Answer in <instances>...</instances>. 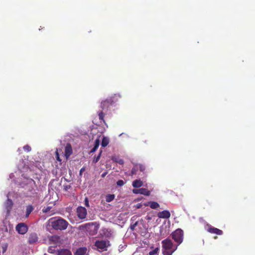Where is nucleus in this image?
I'll list each match as a JSON object with an SVG mask.
<instances>
[{"mask_svg":"<svg viewBox=\"0 0 255 255\" xmlns=\"http://www.w3.org/2000/svg\"><path fill=\"white\" fill-rule=\"evenodd\" d=\"M119 98H120V96L119 95L115 94L114 96L108 98L101 102L100 106L101 110L99 111L98 114L100 120L103 122L104 123H105L104 117L106 113L107 112L108 109L114 103L118 101Z\"/></svg>","mask_w":255,"mask_h":255,"instance_id":"obj_1","label":"nucleus"},{"mask_svg":"<svg viewBox=\"0 0 255 255\" xmlns=\"http://www.w3.org/2000/svg\"><path fill=\"white\" fill-rule=\"evenodd\" d=\"M69 225L65 220L59 217H53L49 219L47 222V228L55 230H64Z\"/></svg>","mask_w":255,"mask_h":255,"instance_id":"obj_2","label":"nucleus"},{"mask_svg":"<svg viewBox=\"0 0 255 255\" xmlns=\"http://www.w3.org/2000/svg\"><path fill=\"white\" fill-rule=\"evenodd\" d=\"M172 238L177 243L176 247H178L183 240V231L181 229L176 230L171 234Z\"/></svg>","mask_w":255,"mask_h":255,"instance_id":"obj_3","label":"nucleus"},{"mask_svg":"<svg viewBox=\"0 0 255 255\" xmlns=\"http://www.w3.org/2000/svg\"><path fill=\"white\" fill-rule=\"evenodd\" d=\"M162 248L165 250H173V244L172 241L167 238L161 242Z\"/></svg>","mask_w":255,"mask_h":255,"instance_id":"obj_4","label":"nucleus"},{"mask_svg":"<svg viewBox=\"0 0 255 255\" xmlns=\"http://www.w3.org/2000/svg\"><path fill=\"white\" fill-rule=\"evenodd\" d=\"M49 241L50 244H53L56 246L62 244V239L57 235H52L49 237Z\"/></svg>","mask_w":255,"mask_h":255,"instance_id":"obj_5","label":"nucleus"},{"mask_svg":"<svg viewBox=\"0 0 255 255\" xmlns=\"http://www.w3.org/2000/svg\"><path fill=\"white\" fill-rule=\"evenodd\" d=\"M15 229L16 231L21 235L25 234L28 231V227L24 223H19L16 226Z\"/></svg>","mask_w":255,"mask_h":255,"instance_id":"obj_6","label":"nucleus"},{"mask_svg":"<svg viewBox=\"0 0 255 255\" xmlns=\"http://www.w3.org/2000/svg\"><path fill=\"white\" fill-rule=\"evenodd\" d=\"M77 213L78 217L80 219L86 218L87 213V210L83 207H78L77 209Z\"/></svg>","mask_w":255,"mask_h":255,"instance_id":"obj_7","label":"nucleus"},{"mask_svg":"<svg viewBox=\"0 0 255 255\" xmlns=\"http://www.w3.org/2000/svg\"><path fill=\"white\" fill-rule=\"evenodd\" d=\"M208 229L207 231L211 234H215L218 235H222L223 234V232L216 228H215L211 225H207Z\"/></svg>","mask_w":255,"mask_h":255,"instance_id":"obj_8","label":"nucleus"},{"mask_svg":"<svg viewBox=\"0 0 255 255\" xmlns=\"http://www.w3.org/2000/svg\"><path fill=\"white\" fill-rule=\"evenodd\" d=\"M72 153L73 150L71 145L70 143H67L65 147V156L66 159H68Z\"/></svg>","mask_w":255,"mask_h":255,"instance_id":"obj_9","label":"nucleus"},{"mask_svg":"<svg viewBox=\"0 0 255 255\" xmlns=\"http://www.w3.org/2000/svg\"><path fill=\"white\" fill-rule=\"evenodd\" d=\"M38 239V238L36 233H31L28 237V243L29 244H33L37 242Z\"/></svg>","mask_w":255,"mask_h":255,"instance_id":"obj_10","label":"nucleus"},{"mask_svg":"<svg viewBox=\"0 0 255 255\" xmlns=\"http://www.w3.org/2000/svg\"><path fill=\"white\" fill-rule=\"evenodd\" d=\"M95 246L99 249L105 250L107 248V242L105 241H97L95 243Z\"/></svg>","mask_w":255,"mask_h":255,"instance_id":"obj_11","label":"nucleus"},{"mask_svg":"<svg viewBox=\"0 0 255 255\" xmlns=\"http://www.w3.org/2000/svg\"><path fill=\"white\" fill-rule=\"evenodd\" d=\"M157 216L159 218L168 219L170 217V213L167 210H164L161 212H159Z\"/></svg>","mask_w":255,"mask_h":255,"instance_id":"obj_12","label":"nucleus"},{"mask_svg":"<svg viewBox=\"0 0 255 255\" xmlns=\"http://www.w3.org/2000/svg\"><path fill=\"white\" fill-rule=\"evenodd\" d=\"M144 205L146 206H149L152 209H156L160 206L158 203L154 201L149 202L147 203L144 204Z\"/></svg>","mask_w":255,"mask_h":255,"instance_id":"obj_13","label":"nucleus"},{"mask_svg":"<svg viewBox=\"0 0 255 255\" xmlns=\"http://www.w3.org/2000/svg\"><path fill=\"white\" fill-rule=\"evenodd\" d=\"M94 224H95L94 223H86V224H85L80 226L79 229L80 230H86L87 231H88V229L92 227L94 225Z\"/></svg>","mask_w":255,"mask_h":255,"instance_id":"obj_14","label":"nucleus"},{"mask_svg":"<svg viewBox=\"0 0 255 255\" xmlns=\"http://www.w3.org/2000/svg\"><path fill=\"white\" fill-rule=\"evenodd\" d=\"M132 185L134 188H139L143 185V182L140 179H136L132 182Z\"/></svg>","mask_w":255,"mask_h":255,"instance_id":"obj_15","label":"nucleus"},{"mask_svg":"<svg viewBox=\"0 0 255 255\" xmlns=\"http://www.w3.org/2000/svg\"><path fill=\"white\" fill-rule=\"evenodd\" d=\"M57 255H72V254L69 250L61 249L58 251Z\"/></svg>","mask_w":255,"mask_h":255,"instance_id":"obj_16","label":"nucleus"},{"mask_svg":"<svg viewBox=\"0 0 255 255\" xmlns=\"http://www.w3.org/2000/svg\"><path fill=\"white\" fill-rule=\"evenodd\" d=\"M87 251L86 248H80L77 250L75 255H84Z\"/></svg>","mask_w":255,"mask_h":255,"instance_id":"obj_17","label":"nucleus"},{"mask_svg":"<svg viewBox=\"0 0 255 255\" xmlns=\"http://www.w3.org/2000/svg\"><path fill=\"white\" fill-rule=\"evenodd\" d=\"M139 194L146 195V196H149L150 194V192L147 189L145 188H140L138 189Z\"/></svg>","mask_w":255,"mask_h":255,"instance_id":"obj_18","label":"nucleus"},{"mask_svg":"<svg viewBox=\"0 0 255 255\" xmlns=\"http://www.w3.org/2000/svg\"><path fill=\"white\" fill-rule=\"evenodd\" d=\"M177 247H176L173 250H165L162 251V254L163 255H172V254L176 250Z\"/></svg>","mask_w":255,"mask_h":255,"instance_id":"obj_19","label":"nucleus"},{"mask_svg":"<svg viewBox=\"0 0 255 255\" xmlns=\"http://www.w3.org/2000/svg\"><path fill=\"white\" fill-rule=\"evenodd\" d=\"M34 208L32 205H28L26 209V217H28L29 214L32 212Z\"/></svg>","mask_w":255,"mask_h":255,"instance_id":"obj_20","label":"nucleus"},{"mask_svg":"<svg viewBox=\"0 0 255 255\" xmlns=\"http://www.w3.org/2000/svg\"><path fill=\"white\" fill-rule=\"evenodd\" d=\"M109 143V139L107 137H104L102 139L101 145L103 147H105L108 145Z\"/></svg>","mask_w":255,"mask_h":255,"instance_id":"obj_21","label":"nucleus"},{"mask_svg":"<svg viewBox=\"0 0 255 255\" xmlns=\"http://www.w3.org/2000/svg\"><path fill=\"white\" fill-rule=\"evenodd\" d=\"M137 217H138L137 216L134 215V216H132L130 219L131 222L132 223V224H133V225L135 227L137 226V225L138 224V221H136Z\"/></svg>","mask_w":255,"mask_h":255,"instance_id":"obj_22","label":"nucleus"},{"mask_svg":"<svg viewBox=\"0 0 255 255\" xmlns=\"http://www.w3.org/2000/svg\"><path fill=\"white\" fill-rule=\"evenodd\" d=\"M115 197L114 194H108L106 196V201L107 202H110L114 199Z\"/></svg>","mask_w":255,"mask_h":255,"instance_id":"obj_23","label":"nucleus"},{"mask_svg":"<svg viewBox=\"0 0 255 255\" xmlns=\"http://www.w3.org/2000/svg\"><path fill=\"white\" fill-rule=\"evenodd\" d=\"M138 170V164H135L134 167L131 169V175H135Z\"/></svg>","mask_w":255,"mask_h":255,"instance_id":"obj_24","label":"nucleus"},{"mask_svg":"<svg viewBox=\"0 0 255 255\" xmlns=\"http://www.w3.org/2000/svg\"><path fill=\"white\" fill-rule=\"evenodd\" d=\"M102 151H101L100 152V153H99V154L98 155V156L97 157H95L93 160V163H97L100 159V157H101V154H102Z\"/></svg>","mask_w":255,"mask_h":255,"instance_id":"obj_25","label":"nucleus"},{"mask_svg":"<svg viewBox=\"0 0 255 255\" xmlns=\"http://www.w3.org/2000/svg\"><path fill=\"white\" fill-rule=\"evenodd\" d=\"M13 205L12 201L11 199H8L6 202V207H9L10 209L11 208Z\"/></svg>","mask_w":255,"mask_h":255,"instance_id":"obj_26","label":"nucleus"},{"mask_svg":"<svg viewBox=\"0 0 255 255\" xmlns=\"http://www.w3.org/2000/svg\"><path fill=\"white\" fill-rule=\"evenodd\" d=\"M159 251L158 248H156L154 250H153L152 251H150L149 253V255H154L157 254L158 252Z\"/></svg>","mask_w":255,"mask_h":255,"instance_id":"obj_27","label":"nucleus"},{"mask_svg":"<svg viewBox=\"0 0 255 255\" xmlns=\"http://www.w3.org/2000/svg\"><path fill=\"white\" fill-rule=\"evenodd\" d=\"M139 167V170L141 172H143L145 170V166L141 164H138V168Z\"/></svg>","mask_w":255,"mask_h":255,"instance_id":"obj_28","label":"nucleus"},{"mask_svg":"<svg viewBox=\"0 0 255 255\" xmlns=\"http://www.w3.org/2000/svg\"><path fill=\"white\" fill-rule=\"evenodd\" d=\"M117 184L119 186H122L125 184V182L123 180H119L117 181Z\"/></svg>","mask_w":255,"mask_h":255,"instance_id":"obj_29","label":"nucleus"},{"mask_svg":"<svg viewBox=\"0 0 255 255\" xmlns=\"http://www.w3.org/2000/svg\"><path fill=\"white\" fill-rule=\"evenodd\" d=\"M23 149L26 151L29 152L31 150V148L28 145H26L23 146Z\"/></svg>","mask_w":255,"mask_h":255,"instance_id":"obj_30","label":"nucleus"},{"mask_svg":"<svg viewBox=\"0 0 255 255\" xmlns=\"http://www.w3.org/2000/svg\"><path fill=\"white\" fill-rule=\"evenodd\" d=\"M99 144H100V140H99V139H97L95 141L94 147L98 148L99 146Z\"/></svg>","mask_w":255,"mask_h":255,"instance_id":"obj_31","label":"nucleus"},{"mask_svg":"<svg viewBox=\"0 0 255 255\" xmlns=\"http://www.w3.org/2000/svg\"><path fill=\"white\" fill-rule=\"evenodd\" d=\"M85 202V205L86 207H89V200L87 197H86L84 200Z\"/></svg>","mask_w":255,"mask_h":255,"instance_id":"obj_32","label":"nucleus"},{"mask_svg":"<svg viewBox=\"0 0 255 255\" xmlns=\"http://www.w3.org/2000/svg\"><path fill=\"white\" fill-rule=\"evenodd\" d=\"M56 159L59 161H61V159L60 158V157H59V153L57 151H56Z\"/></svg>","mask_w":255,"mask_h":255,"instance_id":"obj_33","label":"nucleus"},{"mask_svg":"<svg viewBox=\"0 0 255 255\" xmlns=\"http://www.w3.org/2000/svg\"><path fill=\"white\" fill-rule=\"evenodd\" d=\"M50 210V207H47V208H44V209H43L42 211H43V213H47V212H48Z\"/></svg>","mask_w":255,"mask_h":255,"instance_id":"obj_34","label":"nucleus"},{"mask_svg":"<svg viewBox=\"0 0 255 255\" xmlns=\"http://www.w3.org/2000/svg\"><path fill=\"white\" fill-rule=\"evenodd\" d=\"M48 251V252H49V253H51V254H52V253H54V249H52V247H49V248Z\"/></svg>","mask_w":255,"mask_h":255,"instance_id":"obj_35","label":"nucleus"},{"mask_svg":"<svg viewBox=\"0 0 255 255\" xmlns=\"http://www.w3.org/2000/svg\"><path fill=\"white\" fill-rule=\"evenodd\" d=\"M135 227L132 224V223L131 222L129 228L131 231H134L135 229Z\"/></svg>","mask_w":255,"mask_h":255,"instance_id":"obj_36","label":"nucleus"},{"mask_svg":"<svg viewBox=\"0 0 255 255\" xmlns=\"http://www.w3.org/2000/svg\"><path fill=\"white\" fill-rule=\"evenodd\" d=\"M85 167H82V168L80 169V172H79V175H80V176H81V175H82V173H83V172L85 171Z\"/></svg>","mask_w":255,"mask_h":255,"instance_id":"obj_37","label":"nucleus"},{"mask_svg":"<svg viewBox=\"0 0 255 255\" xmlns=\"http://www.w3.org/2000/svg\"><path fill=\"white\" fill-rule=\"evenodd\" d=\"M145 219L146 220H147L148 221H149L150 220H151L152 219V217L150 216L147 215L145 217Z\"/></svg>","mask_w":255,"mask_h":255,"instance_id":"obj_38","label":"nucleus"},{"mask_svg":"<svg viewBox=\"0 0 255 255\" xmlns=\"http://www.w3.org/2000/svg\"><path fill=\"white\" fill-rule=\"evenodd\" d=\"M142 206V205L141 203H138V204L136 205V208L137 209H139V208H141Z\"/></svg>","mask_w":255,"mask_h":255,"instance_id":"obj_39","label":"nucleus"},{"mask_svg":"<svg viewBox=\"0 0 255 255\" xmlns=\"http://www.w3.org/2000/svg\"><path fill=\"white\" fill-rule=\"evenodd\" d=\"M71 186L70 185H66L64 186V189L65 190H68L69 189H70Z\"/></svg>","mask_w":255,"mask_h":255,"instance_id":"obj_40","label":"nucleus"},{"mask_svg":"<svg viewBox=\"0 0 255 255\" xmlns=\"http://www.w3.org/2000/svg\"><path fill=\"white\" fill-rule=\"evenodd\" d=\"M97 148L96 147H95L94 146V147L91 149V152H95V151H96V150H97Z\"/></svg>","mask_w":255,"mask_h":255,"instance_id":"obj_41","label":"nucleus"},{"mask_svg":"<svg viewBox=\"0 0 255 255\" xmlns=\"http://www.w3.org/2000/svg\"><path fill=\"white\" fill-rule=\"evenodd\" d=\"M133 192L135 194H139L138 189H134L133 190Z\"/></svg>","mask_w":255,"mask_h":255,"instance_id":"obj_42","label":"nucleus"},{"mask_svg":"<svg viewBox=\"0 0 255 255\" xmlns=\"http://www.w3.org/2000/svg\"><path fill=\"white\" fill-rule=\"evenodd\" d=\"M119 163L121 164H123L124 163V161L123 159H120L119 161Z\"/></svg>","mask_w":255,"mask_h":255,"instance_id":"obj_43","label":"nucleus"},{"mask_svg":"<svg viewBox=\"0 0 255 255\" xmlns=\"http://www.w3.org/2000/svg\"><path fill=\"white\" fill-rule=\"evenodd\" d=\"M106 173H103V174L102 175V177H105V176L106 175Z\"/></svg>","mask_w":255,"mask_h":255,"instance_id":"obj_44","label":"nucleus"},{"mask_svg":"<svg viewBox=\"0 0 255 255\" xmlns=\"http://www.w3.org/2000/svg\"><path fill=\"white\" fill-rule=\"evenodd\" d=\"M31 181H32L34 183H35V181H34V180H33V179H31Z\"/></svg>","mask_w":255,"mask_h":255,"instance_id":"obj_45","label":"nucleus"}]
</instances>
